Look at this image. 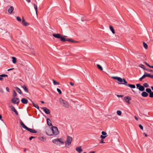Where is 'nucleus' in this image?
Here are the masks:
<instances>
[{
  "mask_svg": "<svg viewBox=\"0 0 153 153\" xmlns=\"http://www.w3.org/2000/svg\"><path fill=\"white\" fill-rule=\"evenodd\" d=\"M143 134L144 135H145V136L146 137H147V134H146L145 133H143Z\"/></svg>",
  "mask_w": 153,
  "mask_h": 153,
  "instance_id": "56",
  "label": "nucleus"
},
{
  "mask_svg": "<svg viewBox=\"0 0 153 153\" xmlns=\"http://www.w3.org/2000/svg\"><path fill=\"white\" fill-rule=\"evenodd\" d=\"M13 68L9 69H8V70H7V71H10V70H13Z\"/></svg>",
  "mask_w": 153,
  "mask_h": 153,
  "instance_id": "54",
  "label": "nucleus"
},
{
  "mask_svg": "<svg viewBox=\"0 0 153 153\" xmlns=\"http://www.w3.org/2000/svg\"><path fill=\"white\" fill-rule=\"evenodd\" d=\"M53 36L56 38L60 39V40L62 42H64L65 41H68L74 43L77 42L76 41L72 39L66 38L67 37L66 36H63L61 35L60 34H53Z\"/></svg>",
  "mask_w": 153,
  "mask_h": 153,
  "instance_id": "1",
  "label": "nucleus"
},
{
  "mask_svg": "<svg viewBox=\"0 0 153 153\" xmlns=\"http://www.w3.org/2000/svg\"><path fill=\"white\" fill-rule=\"evenodd\" d=\"M22 24L25 27L28 26L30 25V23L25 21L23 17H22Z\"/></svg>",
  "mask_w": 153,
  "mask_h": 153,
  "instance_id": "10",
  "label": "nucleus"
},
{
  "mask_svg": "<svg viewBox=\"0 0 153 153\" xmlns=\"http://www.w3.org/2000/svg\"><path fill=\"white\" fill-rule=\"evenodd\" d=\"M27 130L28 131H29L31 133H36V131H35V130H33V129L29 128H27Z\"/></svg>",
  "mask_w": 153,
  "mask_h": 153,
  "instance_id": "18",
  "label": "nucleus"
},
{
  "mask_svg": "<svg viewBox=\"0 0 153 153\" xmlns=\"http://www.w3.org/2000/svg\"><path fill=\"white\" fill-rule=\"evenodd\" d=\"M59 102L60 104L64 107L68 108L69 107V105L68 103L66 101L63 100L62 98H60L59 99Z\"/></svg>",
  "mask_w": 153,
  "mask_h": 153,
  "instance_id": "4",
  "label": "nucleus"
},
{
  "mask_svg": "<svg viewBox=\"0 0 153 153\" xmlns=\"http://www.w3.org/2000/svg\"><path fill=\"white\" fill-rule=\"evenodd\" d=\"M143 45L144 48L146 49H147L148 48V45L147 44L144 42H143Z\"/></svg>",
  "mask_w": 153,
  "mask_h": 153,
  "instance_id": "33",
  "label": "nucleus"
},
{
  "mask_svg": "<svg viewBox=\"0 0 153 153\" xmlns=\"http://www.w3.org/2000/svg\"><path fill=\"white\" fill-rule=\"evenodd\" d=\"M100 143H104L105 142H103V140L102 139L101 140V141H100Z\"/></svg>",
  "mask_w": 153,
  "mask_h": 153,
  "instance_id": "49",
  "label": "nucleus"
},
{
  "mask_svg": "<svg viewBox=\"0 0 153 153\" xmlns=\"http://www.w3.org/2000/svg\"><path fill=\"white\" fill-rule=\"evenodd\" d=\"M70 84L71 86H72L74 85V84L73 83H72L71 82H70Z\"/></svg>",
  "mask_w": 153,
  "mask_h": 153,
  "instance_id": "50",
  "label": "nucleus"
},
{
  "mask_svg": "<svg viewBox=\"0 0 153 153\" xmlns=\"http://www.w3.org/2000/svg\"><path fill=\"white\" fill-rule=\"evenodd\" d=\"M26 0L28 3H30V0Z\"/></svg>",
  "mask_w": 153,
  "mask_h": 153,
  "instance_id": "53",
  "label": "nucleus"
},
{
  "mask_svg": "<svg viewBox=\"0 0 153 153\" xmlns=\"http://www.w3.org/2000/svg\"><path fill=\"white\" fill-rule=\"evenodd\" d=\"M139 127L142 130H143V126L141 125L140 124L139 125Z\"/></svg>",
  "mask_w": 153,
  "mask_h": 153,
  "instance_id": "44",
  "label": "nucleus"
},
{
  "mask_svg": "<svg viewBox=\"0 0 153 153\" xmlns=\"http://www.w3.org/2000/svg\"><path fill=\"white\" fill-rule=\"evenodd\" d=\"M21 101L23 103L25 104H27L28 102V100L25 98L22 99Z\"/></svg>",
  "mask_w": 153,
  "mask_h": 153,
  "instance_id": "16",
  "label": "nucleus"
},
{
  "mask_svg": "<svg viewBox=\"0 0 153 153\" xmlns=\"http://www.w3.org/2000/svg\"><path fill=\"white\" fill-rule=\"evenodd\" d=\"M52 142L54 144L60 146L62 144H63L64 142L61 138H56L53 139L52 141Z\"/></svg>",
  "mask_w": 153,
  "mask_h": 153,
  "instance_id": "2",
  "label": "nucleus"
},
{
  "mask_svg": "<svg viewBox=\"0 0 153 153\" xmlns=\"http://www.w3.org/2000/svg\"><path fill=\"white\" fill-rule=\"evenodd\" d=\"M8 76L7 75L3 74L0 75V80L3 81L4 80V79L3 77H7Z\"/></svg>",
  "mask_w": 153,
  "mask_h": 153,
  "instance_id": "15",
  "label": "nucleus"
},
{
  "mask_svg": "<svg viewBox=\"0 0 153 153\" xmlns=\"http://www.w3.org/2000/svg\"><path fill=\"white\" fill-rule=\"evenodd\" d=\"M131 100V98L130 97L128 96L125 97L124 98V100L128 104H130V100Z\"/></svg>",
  "mask_w": 153,
  "mask_h": 153,
  "instance_id": "12",
  "label": "nucleus"
},
{
  "mask_svg": "<svg viewBox=\"0 0 153 153\" xmlns=\"http://www.w3.org/2000/svg\"><path fill=\"white\" fill-rule=\"evenodd\" d=\"M16 19L19 22L22 21V19H21V18L19 16H17L16 17Z\"/></svg>",
  "mask_w": 153,
  "mask_h": 153,
  "instance_id": "37",
  "label": "nucleus"
},
{
  "mask_svg": "<svg viewBox=\"0 0 153 153\" xmlns=\"http://www.w3.org/2000/svg\"><path fill=\"white\" fill-rule=\"evenodd\" d=\"M46 132L48 135L51 136L53 135L51 128L49 127L47 128L46 129Z\"/></svg>",
  "mask_w": 153,
  "mask_h": 153,
  "instance_id": "6",
  "label": "nucleus"
},
{
  "mask_svg": "<svg viewBox=\"0 0 153 153\" xmlns=\"http://www.w3.org/2000/svg\"><path fill=\"white\" fill-rule=\"evenodd\" d=\"M145 74H146V77H150L152 79H153V75H151L145 72Z\"/></svg>",
  "mask_w": 153,
  "mask_h": 153,
  "instance_id": "21",
  "label": "nucleus"
},
{
  "mask_svg": "<svg viewBox=\"0 0 153 153\" xmlns=\"http://www.w3.org/2000/svg\"><path fill=\"white\" fill-rule=\"evenodd\" d=\"M12 62L13 63H16V58L14 57H12Z\"/></svg>",
  "mask_w": 153,
  "mask_h": 153,
  "instance_id": "28",
  "label": "nucleus"
},
{
  "mask_svg": "<svg viewBox=\"0 0 153 153\" xmlns=\"http://www.w3.org/2000/svg\"><path fill=\"white\" fill-rule=\"evenodd\" d=\"M11 102H12L14 104H17V105L18 104L19 102H20V100L19 99L16 98V97H14L13 98L11 99Z\"/></svg>",
  "mask_w": 153,
  "mask_h": 153,
  "instance_id": "8",
  "label": "nucleus"
},
{
  "mask_svg": "<svg viewBox=\"0 0 153 153\" xmlns=\"http://www.w3.org/2000/svg\"><path fill=\"white\" fill-rule=\"evenodd\" d=\"M134 118L137 120H138V118L136 116H134Z\"/></svg>",
  "mask_w": 153,
  "mask_h": 153,
  "instance_id": "55",
  "label": "nucleus"
},
{
  "mask_svg": "<svg viewBox=\"0 0 153 153\" xmlns=\"http://www.w3.org/2000/svg\"><path fill=\"white\" fill-rule=\"evenodd\" d=\"M20 123L21 124V126L24 128H25V129H26V130H27V127L23 123V122H22V121L21 120L20 121Z\"/></svg>",
  "mask_w": 153,
  "mask_h": 153,
  "instance_id": "19",
  "label": "nucleus"
},
{
  "mask_svg": "<svg viewBox=\"0 0 153 153\" xmlns=\"http://www.w3.org/2000/svg\"><path fill=\"white\" fill-rule=\"evenodd\" d=\"M145 70H146L147 71H148L149 72H152V73L153 72V70H152L147 69V68H146Z\"/></svg>",
  "mask_w": 153,
  "mask_h": 153,
  "instance_id": "41",
  "label": "nucleus"
},
{
  "mask_svg": "<svg viewBox=\"0 0 153 153\" xmlns=\"http://www.w3.org/2000/svg\"><path fill=\"white\" fill-rule=\"evenodd\" d=\"M76 150L78 153H81L83 150L81 146L77 147L76 148Z\"/></svg>",
  "mask_w": 153,
  "mask_h": 153,
  "instance_id": "13",
  "label": "nucleus"
},
{
  "mask_svg": "<svg viewBox=\"0 0 153 153\" xmlns=\"http://www.w3.org/2000/svg\"><path fill=\"white\" fill-rule=\"evenodd\" d=\"M22 88L23 89L25 92L27 93L28 92V89L26 86L23 85L22 87Z\"/></svg>",
  "mask_w": 153,
  "mask_h": 153,
  "instance_id": "22",
  "label": "nucleus"
},
{
  "mask_svg": "<svg viewBox=\"0 0 153 153\" xmlns=\"http://www.w3.org/2000/svg\"><path fill=\"white\" fill-rule=\"evenodd\" d=\"M145 63L147 66H148L149 67H150V65L148 63L146 62H145Z\"/></svg>",
  "mask_w": 153,
  "mask_h": 153,
  "instance_id": "48",
  "label": "nucleus"
},
{
  "mask_svg": "<svg viewBox=\"0 0 153 153\" xmlns=\"http://www.w3.org/2000/svg\"><path fill=\"white\" fill-rule=\"evenodd\" d=\"M102 135L105 136L107 134L104 131H102Z\"/></svg>",
  "mask_w": 153,
  "mask_h": 153,
  "instance_id": "43",
  "label": "nucleus"
},
{
  "mask_svg": "<svg viewBox=\"0 0 153 153\" xmlns=\"http://www.w3.org/2000/svg\"><path fill=\"white\" fill-rule=\"evenodd\" d=\"M13 97H16L17 96V94L14 90L13 91Z\"/></svg>",
  "mask_w": 153,
  "mask_h": 153,
  "instance_id": "39",
  "label": "nucleus"
},
{
  "mask_svg": "<svg viewBox=\"0 0 153 153\" xmlns=\"http://www.w3.org/2000/svg\"><path fill=\"white\" fill-rule=\"evenodd\" d=\"M42 108L43 110L45 113L46 114H50V110L47 108L45 107H44Z\"/></svg>",
  "mask_w": 153,
  "mask_h": 153,
  "instance_id": "14",
  "label": "nucleus"
},
{
  "mask_svg": "<svg viewBox=\"0 0 153 153\" xmlns=\"http://www.w3.org/2000/svg\"><path fill=\"white\" fill-rule=\"evenodd\" d=\"M97 68L99 69H100L101 71H102L103 68H102V67L101 65H99V64H97Z\"/></svg>",
  "mask_w": 153,
  "mask_h": 153,
  "instance_id": "30",
  "label": "nucleus"
},
{
  "mask_svg": "<svg viewBox=\"0 0 153 153\" xmlns=\"http://www.w3.org/2000/svg\"><path fill=\"white\" fill-rule=\"evenodd\" d=\"M142 96L144 97H146L148 95V94L146 92L143 91L141 94Z\"/></svg>",
  "mask_w": 153,
  "mask_h": 153,
  "instance_id": "20",
  "label": "nucleus"
},
{
  "mask_svg": "<svg viewBox=\"0 0 153 153\" xmlns=\"http://www.w3.org/2000/svg\"><path fill=\"white\" fill-rule=\"evenodd\" d=\"M110 29L111 30L112 32V33L113 34H114L115 33V32L114 31V30L113 27L111 26H110L109 27Z\"/></svg>",
  "mask_w": 153,
  "mask_h": 153,
  "instance_id": "26",
  "label": "nucleus"
},
{
  "mask_svg": "<svg viewBox=\"0 0 153 153\" xmlns=\"http://www.w3.org/2000/svg\"><path fill=\"white\" fill-rule=\"evenodd\" d=\"M144 87L147 88L149 87V85L147 83H145L143 85Z\"/></svg>",
  "mask_w": 153,
  "mask_h": 153,
  "instance_id": "35",
  "label": "nucleus"
},
{
  "mask_svg": "<svg viewBox=\"0 0 153 153\" xmlns=\"http://www.w3.org/2000/svg\"><path fill=\"white\" fill-rule=\"evenodd\" d=\"M10 109H11V110L12 111H13L15 110H16V109H15V108L13 106H12V105L10 106Z\"/></svg>",
  "mask_w": 153,
  "mask_h": 153,
  "instance_id": "36",
  "label": "nucleus"
},
{
  "mask_svg": "<svg viewBox=\"0 0 153 153\" xmlns=\"http://www.w3.org/2000/svg\"><path fill=\"white\" fill-rule=\"evenodd\" d=\"M26 149H24V152H25L26 151Z\"/></svg>",
  "mask_w": 153,
  "mask_h": 153,
  "instance_id": "63",
  "label": "nucleus"
},
{
  "mask_svg": "<svg viewBox=\"0 0 153 153\" xmlns=\"http://www.w3.org/2000/svg\"><path fill=\"white\" fill-rule=\"evenodd\" d=\"M146 91L149 94V97L151 98H153V92H152L150 88H146Z\"/></svg>",
  "mask_w": 153,
  "mask_h": 153,
  "instance_id": "11",
  "label": "nucleus"
},
{
  "mask_svg": "<svg viewBox=\"0 0 153 153\" xmlns=\"http://www.w3.org/2000/svg\"><path fill=\"white\" fill-rule=\"evenodd\" d=\"M39 139L41 140H43L44 139V137H40L39 138Z\"/></svg>",
  "mask_w": 153,
  "mask_h": 153,
  "instance_id": "52",
  "label": "nucleus"
},
{
  "mask_svg": "<svg viewBox=\"0 0 153 153\" xmlns=\"http://www.w3.org/2000/svg\"><path fill=\"white\" fill-rule=\"evenodd\" d=\"M117 96L119 97H122L123 96L121 95H117Z\"/></svg>",
  "mask_w": 153,
  "mask_h": 153,
  "instance_id": "51",
  "label": "nucleus"
},
{
  "mask_svg": "<svg viewBox=\"0 0 153 153\" xmlns=\"http://www.w3.org/2000/svg\"><path fill=\"white\" fill-rule=\"evenodd\" d=\"M1 92L2 93H3V91L1 89Z\"/></svg>",
  "mask_w": 153,
  "mask_h": 153,
  "instance_id": "62",
  "label": "nucleus"
},
{
  "mask_svg": "<svg viewBox=\"0 0 153 153\" xmlns=\"http://www.w3.org/2000/svg\"><path fill=\"white\" fill-rule=\"evenodd\" d=\"M117 114L119 116H121L122 114V111L120 110L117 111Z\"/></svg>",
  "mask_w": 153,
  "mask_h": 153,
  "instance_id": "34",
  "label": "nucleus"
},
{
  "mask_svg": "<svg viewBox=\"0 0 153 153\" xmlns=\"http://www.w3.org/2000/svg\"><path fill=\"white\" fill-rule=\"evenodd\" d=\"M137 88L140 91H143L145 90L144 87L140 84H136Z\"/></svg>",
  "mask_w": 153,
  "mask_h": 153,
  "instance_id": "9",
  "label": "nucleus"
},
{
  "mask_svg": "<svg viewBox=\"0 0 153 153\" xmlns=\"http://www.w3.org/2000/svg\"><path fill=\"white\" fill-rule=\"evenodd\" d=\"M33 106L35 108H36L37 109H39V106H38V105L37 104H35V103H34L33 102Z\"/></svg>",
  "mask_w": 153,
  "mask_h": 153,
  "instance_id": "38",
  "label": "nucleus"
},
{
  "mask_svg": "<svg viewBox=\"0 0 153 153\" xmlns=\"http://www.w3.org/2000/svg\"><path fill=\"white\" fill-rule=\"evenodd\" d=\"M15 88L16 91L19 94L22 93V92L21 90L18 87H16Z\"/></svg>",
  "mask_w": 153,
  "mask_h": 153,
  "instance_id": "27",
  "label": "nucleus"
},
{
  "mask_svg": "<svg viewBox=\"0 0 153 153\" xmlns=\"http://www.w3.org/2000/svg\"><path fill=\"white\" fill-rule=\"evenodd\" d=\"M107 137L106 136H103L102 135H101L100 136V138L102 139H104L106 137Z\"/></svg>",
  "mask_w": 153,
  "mask_h": 153,
  "instance_id": "42",
  "label": "nucleus"
},
{
  "mask_svg": "<svg viewBox=\"0 0 153 153\" xmlns=\"http://www.w3.org/2000/svg\"><path fill=\"white\" fill-rule=\"evenodd\" d=\"M146 76V74H145L140 78V81H142V79H144Z\"/></svg>",
  "mask_w": 153,
  "mask_h": 153,
  "instance_id": "29",
  "label": "nucleus"
},
{
  "mask_svg": "<svg viewBox=\"0 0 153 153\" xmlns=\"http://www.w3.org/2000/svg\"><path fill=\"white\" fill-rule=\"evenodd\" d=\"M139 66L142 68H143L144 70H146V68H145V66L142 64H140L139 65Z\"/></svg>",
  "mask_w": 153,
  "mask_h": 153,
  "instance_id": "31",
  "label": "nucleus"
},
{
  "mask_svg": "<svg viewBox=\"0 0 153 153\" xmlns=\"http://www.w3.org/2000/svg\"><path fill=\"white\" fill-rule=\"evenodd\" d=\"M35 138V137L33 136H31L29 138V140H31L33 138Z\"/></svg>",
  "mask_w": 153,
  "mask_h": 153,
  "instance_id": "47",
  "label": "nucleus"
},
{
  "mask_svg": "<svg viewBox=\"0 0 153 153\" xmlns=\"http://www.w3.org/2000/svg\"><path fill=\"white\" fill-rule=\"evenodd\" d=\"M126 86H127L130 87L131 88H135V85H132V84H128L127 85H126Z\"/></svg>",
  "mask_w": 153,
  "mask_h": 153,
  "instance_id": "23",
  "label": "nucleus"
},
{
  "mask_svg": "<svg viewBox=\"0 0 153 153\" xmlns=\"http://www.w3.org/2000/svg\"><path fill=\"white\" fill-rule=\"evenodd\" d=\"M2 116L0 114V119H1L2 118Z\"/></svg>",
  "mask_w": 153,
  "mask_h": 153,
  "instance_id": "58",
  "label": "nucleus"
},
{
  "mask_svg": "<svg viewBox=\"0 0 153 153\" xmlns=\"http://www.w3.org/2000/svg\"><path fill=\"white\" fill-rule=\"evenodd\" d=\"M72 141V137H71L68 136L67 140L65 142V146L66 147L69 148Z\"/></svg>",
  "mask_w": 153,
  "mask_h": 153,
  "instance_id": "5",
  "label": "nucleus"
},
{
  "mask_svg": "<svg viewBox=\"0 0 153 153\" xmlns=\"http://www.w3.org/2000/svg\"><path fill=\"white\" fill-rule=\"evenodd\" d=\"M89 153H95V152L94 151H91Z\"/></svg>",
  "mask_w": 153,
  "mask_h": 153,
  "instance_id": "57",
  "label": "nucleus"
},
{
  "mask_svg": "<svg viewBox=\"0 0 153 153\" xmlns=\"http://www.w3.org/2000/svg\"><path fill=\"white\" fill-rule=\"evenodd\" d=\"M51 129L53 133V134L57 135L59 134V131L56 127L53 126L52 127Z\"/></svg>",
  "mask_w": 153,
  "mask_h": 153,
  "instance_id": "7",
  "label": "nucleus"
},
{
  "mask_svg": "<svg viewBox=\"0 0 153 153\" xmlns=\"http://www.w3.org/2000/svg\"><path fill=\"white\" fill-rule=\"evenodd\" d=\"M83 153H86V152H84Z\"/></svg>",
  "mask_w": 153,
  "mask_h": 153,
  "instance_id": "64",
  "label": "nucleus"
},
{
  "mask_svg": "<svg viewBox=\"0 0 153 153\" xmlns=\"http://www.w3.org/2000/svg\"><path fill=\"white\" fill-rule=\"evenodd\" d=\"M112 78L114 79L117 80L119 82L118 83L119 84L126 85V84L127 83V82L124 79H122L120 77L117 76H112Z\"/></svg>",
  "mask_w": 153,
  "mask_h": 153,
  "instance_id": "3",
  "label": "nucleus"
},
{
  "mask_svg": "<svg viewBox=\"0 0 153 153\" xmlns=\"http://www.w3.org/2000/svg\"><path fill=\"white\" fill-rule=\"evenodd\" d=\"M149 67L150 68H153V66H150Z\"/></svg>",
  "mask_w": 153,
  "mask_h": 153,
  "instance_id": "59",
  "label": "nucleus"
},
{
  "mask_svg": "<svg viewBox=\"0 0 153 153\" xmlns=\"http://www.w3.org/2000/svg\"><path fill=\"white\" fill-rule=\"evenodd\" d=\"M41 102L42 103H44V102L43 101H41Z\"/></svg>",
  "mask_w": 153,
  "mask_h": 153,
  "instance_id": "60",
  "label": "nucleus"
},
{
  "mask_svg": "<svg viewBox=\"0 0 153 153\" xmlns=\"http://www.w3.org/2000/svg\"><path fill=\"white\" fill-rule=\"evenodd\" d=\"M151 89H152V90H153V86H152V87H151Z\"/></svg>",
  "mask_w": 153,
  "mask_h": 153,
  "instance_id": "61",
  "label": "nucleus"
},
{
  "mask_svg": "<svg viewBox=\"0 0 153 153\" xmlns=\"http://www.w3.org/2000/svg\"><path fill=\"white\" fill-rule=\"evenodd\" d=\"M34 9H35V10L36 11V15H37V9H38L37 6L35 4H34Z\"/></svg>",
  "mask_w": 153,
  "mask_h": 153,
  "instance_id": "25",
  "label": "nucleus"
},
{
  "mask_svg": "<svg viewBox=\"0 0 153 153\" xmlns=\"http://www.w3.org/2000/svg\"><path fill=\"white\" fill-rule=\"evenodd\" d=\"M53 83L54 85H59V83L56 82L55 80L53 79Z\"/></svg>",
  "mask_w": 153,
  "mask_h": 153,
  "instance_id": "32",
  "label": "nucleus"
},
{
  "mask_svg": "<svg viewBox=\"0 0 153 153\" xmlns=\"http://www.w3.org/2000/svg\"><path fill=\"white\" fill-rule=\"evenodd\" d=\"M13 112L15 113L16 114V115H18V113L17 112V111L16 110H15Z\"/></svg>",
  "mask_w": 153,
  "mask_h": 153,
  "instance_id": "45",
  "label": "nucleus"
},
{
  "mask_svg": "<svg viewBox=\"0 0 153 153\" xmlns=\"http://www.w3.org/2000/svg\"><path fill=\"white\" fill-rule=\"evenodd\" d=\"M14 10L13 7L11 6L8 9V12L10 14H11L12 13L13 10Z\"/></svg>",
  "mask_w": 153,
  "mask_h": 153,
  "instance_id": "17",
  "label": "nucleus"
},
{
  "mask_svg": "<svg viewBox=\"0 0 153 153\" xmlns=\"http://www.w3.org/2000/svg\"><path fill=\"white\" fill-rule=\"evenodd\" d=\"M47 123L48 125V126H51L52 125V124L51 123V121L50 120L49 118H48L47 119Z\"/></svg>",
  "mask_w": 153,
  "mask_h": 153,
  "instance_id": "24",
  "label": "nucleus"
},
{
  "mask_svg": "<svg viewBox=\"0 0 153 153\" xmlns=\"http://www.w3.org/2000/svg\"><path fill=\"white\" fill-rule=\"evenodd\" d=\"M6 89L7 91L9 92L10 91V89L9 88L7 87L6 88Z\"/></svg>",
  "mask_w": 153,
  "mask_h": 153,
  "instance_id": "46",
  "label": "nucleus"
},
{
  "mask_svg": "<svg viewBox=\"0 0 153 153\" xmlns=\"http://www.w3.org/2000/svg\"><path fill=\"white\" fill-rule=\"evenodd\" d=\"M57 92L59 93V94H62V92L61 91L59 88H57Z\"/></svg>",
  "mask_w": 153,
  "mask_h": 153,
  "instance_id": "40",
  "label": "nucleus"
}]
</instances>
